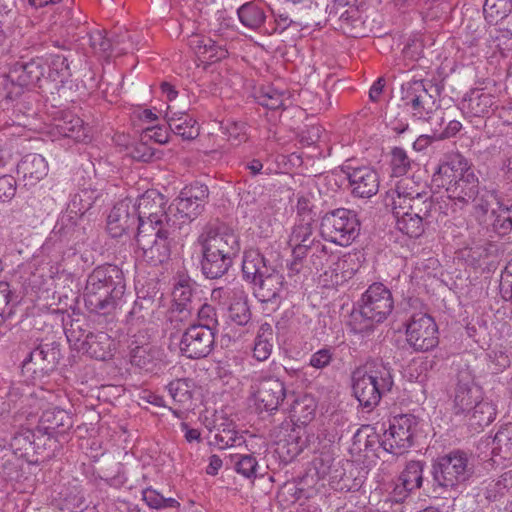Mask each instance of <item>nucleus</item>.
I'll list each match as a JSON object with an SVG mask.
<instances>
[{
	"instance_id": "864d4df0",
	"label": "nucleus",
	"mask_w": 512,
	"mask_h": 512,
	"mask_svg": "<svg viewBox=\"0 0 512 512\" xmlns=\"http://www.w3.org/2000/svg\"><path fill=\"white\" fill-rule=\"evenodd\" d=\"M197 314V322L193 323L194 326H202L204 329H209L211 332L217 333L218 317L216 309L207 303L201 304L195 310Z\"/></svg>"
},
{
	"instance_id": "13d9d810",
	"label": "nucleus",
	"mask_w": 512,
	"mask_h": 512,
	"mask_svg": "<svg viewBox=\"0 0 512 512\" xmlns=\"http://www.w3.org/2000/svg\"><path fill=\"white\" fill-rule=\"evenodd\" d=\"M89 45L95 53L104 56L112 54V39L107 38L103 30H94L88 33Z\"/></svg>"
},
{
	"instance_id": "c03bdc74",
	"label": "nucleus",
	"mask_w": 512,
	"mask_h": 512,
	"mask_svg": "<svg viewBox=\"0 0 512 512\" xmlns=\"http://www.w3.org/2000/svg\"><path fill=\"white\" fill-rule=\"evenodd\" d=\"M257 102L268 109H279L286 106L289 101L287 92L280 91L272 86H266L259 90L256 96Z\"/></svg>"
},
{
	"instance_id": "dca6fc26",
	"label": "nucleus",
	"mask_w": 512,
	"mask_h": 512,
	"mask_svg": "<svg viewBox=\"0 0 512 512\" xmlns=\"http://www.w3.org/2000/svg\"><path fill=\"white\" fill-rule=\"evenodd\" d=\"M209 189L207 185L194 182L184 187L176 199L177 210L189 219L200 215L208 202Z\"/></svg>"
},
{
	"instance_id": "cd10ccee",
	"label": "nucleus",
	"mask_w": 512,
	"mask_h": 512,
	"mask_svg": "<svg viewBox=\"0 0 512 512\" xmlns=\"http://www.w3.org/2000/svg\"><path fill=\"white\" fill-rule=\"evenodd\" d=\"M54 134L71 138L77 142L86 141L89 138L88 128L83 120L71 112H65L53 124Z\"/></svg>"
},
{
	"instance_id": "0eeeda50",
	"label": "nucleus",
	"mask_w": 512,
	"mask_h": 512,
	"mask_svg": "<svg viewBox=\"0 0 512 512\" xmlns=\"http://www.w3.org/2000/svg\"><path fill=\"white\" fill-rule=\"evenodd\" d=\"M197 243L201 252H211L231 259L240 252L239 237L225 225H206L198 236Z\"/></svg>"
},
{
	"instance_id": "a19ab883",
	"label": "nucleus",
	"mask_w": 512,
	"mask_h": 512,
	"mask_svg": "<svg viewBox=\"0 0 512 512\" xmlns=\"http://www.w3.org/2000/svg\"><path fill=\"white\" fill-rule=\"evenodd\" d=\"M273 329L270 324H262L256 336L253 356L258 361H265L271 355L273 349Z\"/></svg>"
},
{
	"instance_id": "bf43d9fd",
	"label": "nucleus",
	"mask_w": 512,
	"mask_h": 512,
	"mask_svg": "<svg viewBox=\"0 0 512 512\" xmlns=\"http://www.w3.org/2000/svg\"><path fill=\"white\" fill-rule=\"evenodd\" d=\"M36 439L40 440V436H36L34 432L26 430L13 436L10 441V446L16 452L20 451L21 455H23L24 453H27L32 445H34L36 448H39V443L36 441Z\"/></svg>"
},
{
	"instance_id": "79ce46f5",
	"label": "nucleus",
	"mask_w": 512,
	"mask_h": 512,
	"mask_svg": "<svg viewBox=\"0 0 512 512\" xmlns=\"http://www.w3.org/2000/svg\"><path fill=\"white\" fill-rule=\"evenodd\" d=\"M235 299L229 306V318L232 322L239 326L247 325L251 320V311L248 305L246 295L242 290L234 292Z\"/></svg>"
},
{
	"instance_id": "f03ea898",
	"label": "nucleus",
	"mask_w": 512,
	"mask_h": 512,
	"mask_svg": "<svg viewBox=\"0 0 512 512\" xmlns=\"http://www.w3.org/2000/svg\"><path fill=\"white\" fill-rule=\"evenodd\" d=\"M242 273L254 286V295L264 303L278 304L285 291L284 277L257 249L244 252Z\"/></svg>"
},
{
	"instance_id": "f257e3e1",
	"label": "nucleus",
	"mask_w": 512,
	"mask_h": 512,
	"mask_svg": "<svg viewBox=\"0 0 512 512\" xmlns=\"http://www.w3.org/2000/svg\"><path fill=\"white\" fill-rule=\"evenodd\" d=\"M124 292L123 272L116 265L99 266L87 278L84 290L85 307L99 315L111 314Z\"/></svg>"
},
{
	"instance_id": "680f3d73",
	"label": "nucleus",
	"mask_w": 512,
	"mask_h": 512,
	"mask_svg": "<svg viewBox=\"0 0 512 512\" xmlns=\"http://www.w3.org/2000/svg\"><path fill=\"white\" fill-rule=\"evenodd\" d=\"M110 38L112 39V53L114 51L117 54L127 53L138 45V41L126 30L120 31Z\"/></svg>"
},
{
	"instance_id": "4be33fe9",
	"label": "nucleus",
	"mask_w": 512,
	"mask_h": 512,
	"mask_svg": "<svg viewBox=\"0 0 512 512\" xmlns=\"http://www.w3.org/2000/svg\"><path fill=\"white\" fill-rule=\"evenodd\" d=\"M314 222L312 218L297 219L291 234L289 236L288 244L292 248L293 257L296 259H303L307 256V247L316 239L313 237Z\"/></svg>"
},
{
	"instance_id": "2f4dec72",
	"label": "nucleus",
	"mask_w": 512,
	"mask_h": 512,
	"mask_svg": "<svg viewBox=\"0 0 512 512\" xmlns=\"http://www.w3.org/2000/svg\"><path fill=\"white\" fill-rule=\"evenodd\" d=\"M450 202L451 201L448 199H434L428 195L424 198V201H416L415 210H418L422 213L421 215H424L427 225L433 223L446 225L447 210Z\"/></svg>"
},
{
	"instance_id": "58836bf2",
	"label": "nucleus",
	"mask_w": 512,
	"mask_h": 512,
	"mask_svg": "<svg viewBox=\"0 0 512 512\" xmlns=\"http://www.w3.org/2000/svg\"><path fill=\"white\" fill-rule=\"evenodd\" d=\"M492 454L503 460H512V422L498 429L492 441Z\"/></svg>"
},
{
	"instance_id": "5fc2aeb1",
	"label": "nucleus",
	"mask_w": 512,
	"mask_h": 512,
	"mask_svg": "<svg viewBox=\"0 0 512 512\" xmlns=\"http://www.w3.org/2000/svg\"><path fill=\"white\" fill-rule=\"evenodd\" d=\"M142 499L153 509L177 508L180 503L174 498H165L159 492L152 488H146L142 491Z\"/></svg>"
},
{
	"instance_id": "c85d7f7f",
	"label": "nucleus",
	"mask_w": 512,
	"mask_h": 512,
	"mask_svg": "<svg viewBox=\"0 0 512 512\" xmlns=\"http://www.w3.org/2000/svg\"><path fill=\"white\" fill-rule=\"evenodd\" d=\"M173 308L171 310L170 320L182 321L195 310V295L193 289L186 282H179L172 292Z\"/></svg>"
},
{
	"instance_id": "a18cd8bd",
	"label": "nucleus",
	"mask_w": 512,
	"mask_h": 512,
	"mask_svg": "<svg viewBox=\"0 0 512 512\" xmlns=\"http://www.w3.org/2000/svg\"><path fill=\"white\" fill-rule=\"evenodd\" d=\"M483 12L490 24H496L512 13V0H485Z\"/></svg>"
},
{
	"instance_id": "69168bd1",
	"label": "nucleus",
	"mask_w": 512,
	"mask_h": 512,
	"mask_svg": "<svg viewBox=\"0 0 512 512\" xmlns=\"http://www.w3.org/2000/svg\"><path fill=\"white\" fill-rule=\"evenodd\" d=\"M297 219H306L308 217L315 220L316 213L314 212V204L312 202V195L309 193L298 194L297 196Z\"/></svg>"
},
{
	"instance_id": "5701e85b",
	"label": "nucleus",
	"mask_w": 512,
	"mask_h": 512,
	"mask_svg": "<svg viewBox=\"0 0 512 512\" xmlns=\"http://www.w3.org/2000/svg\"><path fill=\"white\" fill-rule=\"evenodd\" d=\"M73 426L71 415L64 409L55 407L42 413L36 432L49 437L54 434H63Z\"/></svg>"
},
{
	"instance_id": "0e129e2a",
	"label": "nucleus",
	"mask_w": 512,
	"mask_h": 512,
	"mask_svg": "<svg viewBox=\"0 0 512 512\" xmlns=\"http://www.w3.org/2000/svg\"><path fill=\"white\" fill-rule=\"evenodd\" d=\"M223 129L232 144L238 145L247 140L246 125L242 122L227 121Z\"/></svg>"
},
{
	"instance_id": "aec40b11",
	"label": "nucleus",
	"mask_w": 512,
	"mask_h": 512,
	"mask_svg": "<svg viewBox=\"0 0 512 512\" xmlns=\"http://www.w3.org/2000/svg\"><path fill=\"white\" fill-rule=\"evenodd\" d=\"M138 216L133 212V206L130 207V201L124 200L112 208L107 218V230L109 234L118 238L124 233L134 230Z\"/></svg>"
},
{
	"instance_id": "338daca9",
	"label": "nucleus",
	"mask_w": 512,
	"mask_h": 512,
	"mask_svg": "<svg viewBox=\"0 0 512 512\" xmlns=\"http://www.w3.org/2000/svg\"><path fill=\"white\" fill-rule=\"evenodd\" d=\"M214 443L219 449H226L241 445L242 437L238 436L234 431L223 429L215 434Z\"/></svg>"
},
{
	"instance_id": "6ab92c4d",
	"label": "nucleus",
	"mask_w": 512,
	"mask_h": 512,
	"mask_svg": "<svg viewBox=\"0 0 512 512\" xmlns=\"http://www.w3.org/2000/svg\"><path fill=\"white\" fill-rule=\"evenodd\" d=\"M176 227L171 230H160L158 236L153 237L151 241L142 240V246L139 248L143 251L144 258L152 265H158L169 260L171 255V247L174 242Z\"/></svg>"
},
{
	"instance_id": "20e7f679",
	"label": "nucleus",
	"mask_w": 512,
	"mask_h": 512,
	"mask_svg": "<svg viewBox=\"0 0 512 512\" xmlns=\"http://www.w3.org/2000/svg\"><path fill=\"white\" fill-rule=\"evenodd\" d=\"M434 491H448L466 483L474 474L470 456L462 450H453L432 463Z\"/></svg>"
},
{
	"instance_id": "7ed1b4c3",
	"label": "nucleus",
	"mask_w": 512,
	"mask_h": 512,
	"mask_svg": "<svg viewBox=\"0 0 512 512\" xmlns=\"http://www.w3.org/2000/svg\"><path fill=\"white\" fill-rule=\"evenodd\" d=\"M394 385L393 370L382 361H372L352 373L353 395L360 406L372 410Z\"/></svg>"
},
{
	"instance_id": "49530a36",
	"label": "nucleus",
	"mask_w": 512,
	"mask_h": 512,
	"mask_svg": "<svg viewBox=\"0 0 512 512\" xmlns=\"http://www.w3.org/2000/svg\"><path fill=\"white\" fill-rule=\"evenodd\" d=\"M234 470L247 479L258 476V461L253 454L236 453L230 455Z\"/></svg>"
},
{
	"instance_id": "c756f323",
	"label": "nucleus",
	"mask_w": 512,
	"mask_h": 512,
	"mask_svg": "<svg viewBox=\"0 0 512 512\" xmlns=\"http://www.w3.org/2000/svg\"><path fill=\"white\" fill-rule=\"evenodd\" d=\"M166 120L169 129L180 136L183 140H193L199 135V126L197 121L185 112H173L168 106Z\"/></svg>"
},
{
	"instance_id": "8fccbe9b",
	"label": "nucleus",
	"mask_w": 512,
	"mask_h": 512,
	"mask_svg": "<svg viewBox=\"0 0 512 512\" xmlns=\"http://www.w3.org/2000/svg\"><path fill=\"white\" fill-rule=\"evenodd\" d=\"M494 220L492 223L493 230L499 236H506L512 232V205L499 206L498 210H493Z\"/></svg>"
},
{
	"instance_id": "39448f33",
	"label": "nucleus",
	"mask_w": 512,
	"mask_h": 512,
	"mask_svg": "<svg viewBox=\"0 0 512 512\" xmlns=\"http://www.w3.org/2000/svg\"><path fill=\"white\" fill-rule=\"evenodd\" d=\"M360 223L356 214L345 208L325 213L320 222V234L339 246L350 245L359 235Z\"/></svg>"
},
{
	"instance_id": "f704fd0d",
	"label": "nucleus",
	"mask_w": 512,
	"mask_h": 512,
	"mask_svg": "<svg viewBox=\"0 0 512 512\" xmlns=\"http://www.w3.org/2000/svg\"><path fill=\"white\" fill-rule=\"evenodd\" d=\"M190 45L203 62H217L228 54L226 49L209 37L195 36L190 41Z\"/></svg>"
},
{
	"instance_id": "b1692460",
	"label": "nucleus",
	"mask_w": 512,
	"mask_h": 512,
	"mask_svg": "<svg viewBox=\"0 0 512 512\" xmlns=\"http://www.w3.org/2000/svg\"><path fill=\"white\" fill-rule=\"evenodd\" d=\"M396 218L397 229L410 238L420 237L425 230L424 215L418 210L401 207H391Z\"/></svg>"
},
{
	"instance_id": "9d476101",
	"label": "nucleus",
	"mask_w": 512,
	"mask_h": 512,
	"mask_svg": "<svg viewBox=\"0 0 512 512\" xmlns=\"http://www.w3.org/2000/svg\"><path fill=\"white\" fill-rule=\"evenodd\" d=\"M406 340L415 351L426 352L438 345V327L426 313L414 314L406 325Z\"/></svg>"
},
{
	"instance_id": "4c0bfd02",
	"label": "nucleus",
	"mask_w": 512,
	"mask_h": 512,
	"mask_svg": "<svg viewBox=\"0 0 512 512\" xmlns=\"http://www.w3.org/2000/svg\"><path fill=\"white\" fill-rule=\"evenodd\" d=\"M174 221H163V220H154V219H138L136 223L137 233H136V242L138 247L142 246V240L146 239L147 241H151L153 237L158 236L160 233H157L160 230H171L175 228Z\"/></svg>"
},
{
	"instance_id": "bb28decb",
	"label": "nucleus",
	"mask_w": 512,
	"mask_h": 512,
	"mask_svg": "<svg viewBox=\"0 0 512 512\" xmlns=\"http://www.w3.org/2000/svg\"><path fill=\"white\" fill-rule=\"evenodd\" d=\"M45 67L41 59L28 62H17L9 71L8 77L12 82L25 87L36 84L44 75Z\"/></svg>"
},
{
	"instance_id": "c9c22d12",
	"label": "nucleus",
	"mask_w": 512,
	"mask_h": 512,
	"mask_svg": "<svg viewBox=\"0 0 512 512\" xmlns=\"http://www.w3.org/2000/svg\"><path fill=\"white\" fill-rule=\"evenodd\" d=\"M113 340L102 331L92 333L81 353L97 360H106L112 356Z\"/></svg>"
},
{
	"instance_id": "e2e57ef3",
	"label": "nucleus",
	"mask_w": 512,
	"mask_h": 512,
	"mask_svg": "<svg viewBox=\"0 0 512 512\" xmlns=\"http://www.w3.org/2000/svg\"><path fill=\"white\" fill-rule=\"evenodd\" d=\"M335 349L329 346H325L316 352H314L309 359L308 365L323 370L327 368L334 359Z\"/></svg>"
},
{
	"instance_id": "de8ad7c7",
	"label": "nucleus",
	"mask_w": 512,
	"mask_h": 512,
	"mask_svg": "<svg viewBox=\"0 0 512 512\" xmlns=\"http://www.w3.org/2000/svg\"><path fill=\"white\" fill-rule=\"evenodd\" d=\"M238 17L240 22L251 29L260 27L265 21V13L261 7L254 3H246L238 10Z\"/></svg>"
},
{
	"instance_id": "2eb2a0df",
	"label": "nucleus",
	"mask_w": 512,
	"mask_h": 512,
	"mask_svg": "<svg viewBox=\"0 0 512 512\" xmlns=\"http://www.w3.org/2000/svg\"><path fill=\"white\" fill-rule=\"evenodd\" d=\"M429 193L425 185L416 182L412 178H403L397 182L396 186L386 193L385 202L387 206L414 209L416 201H424Z\"/></svg>"
},
{
	"instance_id": "f3484780",
	"label": "nucleus",
	"mask_w": 512,
	"mask_h": 512,
	"mask_svg": "<svg viewBox=\"0 0 512 512\" xmlns=\"http://www.w3.org/2000/svg\"><path fill=\"white\" fill-rule=\"evenodd\" d=\"M479 193V181L475 174L466 169L447 188V199L460 208L473 202Z\"/></svg>"
},
{
	"instance_id": "6e6d98bb",
	"label": "nucleus",
	"mask_w": 512,
	"mask_h": 512,
	"mask_svg": "<svg viewBox=\"0 0 512 512\" xmlns=\"http://www.w3.org/2000/svg\"><path fill=\"white\" fill-rule=\"evenodd\" d=\"M412 165V160L408 157L403 148L395 147L391 151L390 166L392 174L396 177L405 175Z\"/></svg>"
},
{
	"instance_id": "f8f14e48",
	"label": "nucleus",
	"mask_w": 512,
	"mask_h": 512,
	"mask_svg": "<svg viewBox=\"0 0 512 512\" xmlns=\"http://www.w3.org/2000/svg\"><path fill=\"white\" fill-rule=\"evenodd\" d=\"M216 333L202 326L189 325L182 334L179 349L189 359L207 357L213 350Z\"/></svg>"
},
{
	"instance_id": "4468645a",
	"label": "nucleus",
	"mask_w": 512,
	"mask_h": 512,
	"mask_svg": "<svg viewBox=\"0 0 512 512\" xmlns=\"http://www.w3.org/2000/svg\"><path fill=\"white\" fill-rule=\"evenodd\" d=\"M483 398V390L475 383L471 373L467 370L460 371L453 398L454 414L462 417Z\"/></svg>"
},
{
	"instance_id": "052dcab7",
	"label": "nucleus",
	"mask_w": 512,
	"mask_h": 512,
	"mask_svg": "<svg viewBox=\"0 0 512 512\" xmlns=\"http://www.w3.org/2000/svg\"><path fill=\"white\" fill-rule=\"evenodd\" d=\"M130 361L132 365L150 371L154 367L155 357L148 348L138 346L132 350Z\"/></svg>"
},
{
	"instance_id": "a211bd4d",
	"label": "nucleus",
	"mask_w": 512,
	"mask_h": 512,
	"mask_svg": "<svg viewBox=\"0 0 512 512\" xmlns=\"http://www.w3.org/2000/svg\"><path fill=\"white\" fill-rule=\"evenodd\" d=\"M166 204L167 201L160 192L149 189L133 205V212H136L138 219L172 221L166 212Z\"/></svg>"
},
{
	"instance_id": "ea45409f",
	"label": "nucleus",
	"mask_w": 512,
	"mask_h": 512,
	"mask_svg": "<svg viewBox=\"0 0 512 512\" xmlns=\"http://www.w3.org/2000/svg\"><path fill=\"white\" fill-rule=\"evenodd\" d=\"M194 383L187 378L175 379L168 386V392L173 401L181 407L189 408L192 403Z\"/></svg>"
},
{
	"instance_id": "37998d69",
	"label": "nucleus",
	"mask_w": 512,
	"mask_h": 512,
	"mask_svg": "<svg viewBox=\"0 0 512 512\" xmlns=\"http://www.w3.org/2000/svg\"><path fill=\"white\" fill-rule=\"evenodd\" d=\"M93 202L92 192L88 190L74 194L67 205L69 219L76 222L92 208Z\"/></svg>"
},
{
	"instance_id": "393cba45",
	"label": "nucleus",
	"mask_w": 512,
	"mask_h": 512,
	"mask_svg": "<svg viewBox=\"0 0 512 512\" xmlns=\"http://www.w3.org/2000/svg\"><path fill=\"white\" fill-rule=\"evenodd\" d=\"M424 463L422 461H409L401 472L398 483L394 488L397 500H403L409 492L419 489L423 483Z\"/></svg>"
},
{
	"instance_id": "412c9836",
	"label": "nucleus",
	"mask_w": 512,
	"mask_h": 512,
	"mask_svg": "<svg viewBox=\"0 0 512 512\" xmlns=\"http://www.w3.org/2000/svg\"><path fill=\"white\" fill-rule=\"evenodd\" d=\"M60 356V344L58 342L40 343L29 353V357L24 360L23 364L24 366L32 364L34 373L47 374L55 369Z\"/></svg>"
},
{
	"instance_id": "473e14b6",
	"label": "nucleus",
	"mask_w": 512,
	"mask_h": 512,
	"mask_svg": "<svg viewBox=\"0 0 512 512\" xmlns=\"http://www.w3.org/2000/svg\"><path fill=\"white\" fill-rule=\"evenodd\" d=\"M457 166L461 171L467 166L466 160L461 155H455L449 161L438 165L432 176V185L436 188H448L457 180Z\"/></svg>"
},
{
	"instance_id": "774afa93",
	"label": "nucleus",
	"mask_w": 512,
	"mask_h": 512,
	"mask_svg": "<svg viewBox=\"0 0 512 512\" xmlns=\"http://www.w3.org/2000/svg\"><path fill=\"white\" fill-rule=\"evenodd\" d=\"M50 76L56 75L61 78L70 76L68 57L63 54H55L51 56L49 64Z\"/></svg>"
},
{
	"instance_id": "4d7b16f0",
	"label": "nucleus",
	"mask_w": 512,
	"mask_h": 512,
	"mask_svg": "<svg viewBox=\"0 0 512 512\" xmlns=\"http://www.w3.org/2000/svg\"><path fill=\"white\" fill-rule=\"evenodd\" d=\"M316 405L312 398L303 397L294 401L291 407V413L293 417H297V420L301 423H307L314 417Z\"/></svg>"
},
{
	"instance_id": "72a5a7b5",
	"label": "nucleus",
	"mask_w": 512,
	"mask_h": 512,
	"mask_svg": "<svg viewBox=\"0 0 512 512\" xmlns=\"http://www.w3.org/2000/svg\"><path fill=\"white\" fill-rule=\"evenodd\" d=\"M494 104V96L478 88L470 90L463 101L464 109L474 117L485 116Z\"/></svg>"
},
{
	"instance_id": "6e6552de",
	"label": "nucleus",
	"mask_w": 512,
	"mask_h": 512,
	"mask_svg": "<svg viewBox=\"0 0 512 512\" xmlns=\"http://www.w3.org/2000/svg\"><path fill=\"white\" fill-rule=\"evenodd\" d=\"M359 308L364 319L373 323H381L393 311L392 293L384 284L373 283L362 294Z\"/></svg>"
},
{
	"instance_id": "423d86ee",
	"label": "nucleus",
	"mask_w": 512,
	"mask_h": 512,
	"mask_svg": "<svg viewBox=\"0 0 512 512\" xmlns=\"http://www.w3.org/2000/svg\"><path fill=\"white\" fill-rule=\"evenodd\" d=\"M432 85L423 80L406 82L401 87L402 107L414 120L429 121L437 110Z\"/></svg>"
},
{
	"instance_id": "09e8293b",
	"label": "nucleus",
	"mask_w": 512,
	"mask_h": 512,
	"mask_svg": "<svg viewBox=\"0 0 512 512\" xmlns=\"http://www.w3.org/2000/svg\"><path fill=\"white\" fill-rule=\"evenodd\" d=\"M93 332L87 328V325L79 320L71 322L65 330L66 338L69 344L78 352H81Z\"/></svg>"
},
{
	"instance_id": "e433bc0d",
	"label": "nucleus",
	"mask_w": 512,
	"mask_h": 512,
	"mask_svg": "<svg viewBox=\"0 0 512 512\" xmlns=\"http://www.w3.org/2000/svg\"><path fill=\"white\" fill-rule=\"evenodd\" d=\"M201 270L208 279H219L225 275L233 264V259L216 255L211 252H201Z\"/></svg>"
},
{
	"instance_id": "7c9ffc66",
	"label": "nucleus",
	"mask_w": 512,
	"mask_h": 512,
	"mask_svg": "<svg viewBox=\"0 0 512 512\" xmlns=\"http://www.w3.org/2000/svg\"><path fill=\"white\" fill-rule=\"evenodd\" d=\"M462 417L467 426L472 431L480 432L484 429V427L490 425L495 420L496 408L491 401L483 398Z\"/></svg>"
},
{
	"instance_id": "a878e982",
	"label": "nucleus",
	"mask_w": 512,
	"mask_h": 512,
	"mask_svg": "<svg viewBox=\"0 0 512 512\" xmlns=\"http://www.w3.org/2000/svg\"><path fill=\"white\" fill-rule=\"evenodd\" d=\"M48 163L36 153L25 155L17 165V173L22 176L25 186H34L48 174Z\"/></svg>"
},
{
	"instance_id": "9b49d317",
	"label": "nucleus",
	"mask_w": 512,
	"mask_h": 512,
	"mask_svg": "<svg viewBox=\"0 0 512 512\" xmlns=\"http://www.w3.org/2000/svg\"><path fill=\"white\" fill-rule=\"evenodd\" d=\"M256 408L262 412L277 411L286 398L284 383L277 377L260 374L252 386Z\"/></svg>"
},
{
	"instance_id": "ddd939ff",
	"label": "nucleus",
	"mask_w": 512,
	"mask_h": 512,
	"mask_svg": "<svg viewBox=\"0 0 512 512\" xmlns=\"http://www.w3.org/2000/svg\"><path fill=\"white\" fill-rule=\"evenodd\" d=\"M342 171L349 182L353 196L370 198L377 194L380 179L378 172L373 167L367 165L353 167L350 164H345Z\"/></svg>"
},
{
	"instance_id": "1a4fd4ad",
	"label": "nucleus",
	"mask_w": 512,
	"mask_h": 512,
	"mask_svg": "<svg viewBox=\"0 0 512 512\" xmlns=\"http://www.w3.org/2000/svg\"><path fill=\"white\" fill-rule=\"evenodd\" d=\"M417 419L413 415L401 414L390 421L389 429L383 433L381 446L394 455H401L413 444Z\"/></svg>"
},
{
	"instance_id": "3c124183",
	"label": "nucleus",
	"mask_w": 512,
	"mask_h": 512,
	"mask_svg": "<svg viewBox=\"0 0 512 512\" xmlns=\"http://www.w3.org/2000/svg\"><path fill=\"white\" fill-rule=\"evenodd\" d=\"M307 255L310 256V262L317 271L322 270L328 265L332 257L328 247L319 240H316L307 247Z\"/></svg>"
},
{
	"instance_id": "603ef678",
	"label": "nucleus",
	"mask_w": 512,
	"mask_h": 512,
	"mask_svg": "<svg viewBox=\"0 0 512 512\" xmlns=\"http://www.w3.org/2000/svg\"><path fill=\"white\" fill-rule=\"evenodd\" d=\"M512 489V470L506 471L499 476L493 483L486 488V498L490 501H496Z\"/></svg>"
}]
</instances>
